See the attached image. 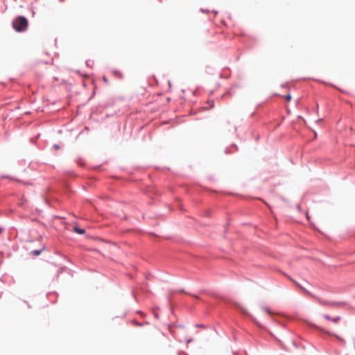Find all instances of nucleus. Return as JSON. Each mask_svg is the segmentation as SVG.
I'll return each mask as SVG.
<instances>
[{
	"instance_id": "nucleus-2",
	"label": "nucleus",
	"mask_w": 355,
	"mask_h": 355,
	"mask_svg": "<svg viewBox=\"0 0 355 355\" xmlns=\"http://www.w3.org/2000/svg\"><path fill=\"white\" fill-rule=\"evenodd\" d=\"M324 318L328 320H331L335 323H337L339 320H340V317L337 316V317H335L334 318H331V317L329 315H324Z\"/></svg>"
},
{
	"instance_id": "nucleus-6",
	"label": "nucleus",
	"mask_w": 355,
	"mask_h": 355,
	"mask_svg": "<svg viewBox=\"0 0 355 355\" xmlns=\"http://www.w3.org/2000/svg\"><path fill=\"white\" fill-rule=\"evenodd\" d=\"M54 148H55L56 150H58V149H59V148H60L59 146H58V145H57V144H55V145H54Z\"/></svg>"
},
{
	"instance_id": "nucleus-4",
	"label": "nucleus",
	"mask_w": 355,
	"mask_h": 355,
	"mask_svg": "<svg viewBox=\"0 0 355 355\" xmlns=\"http://www.w3.org/2000/svg\"><path fill=\"white\" fill-rule=\"evenodd\" d=\"M40 253H41V250H33L31 252V254L35 256H38L39 254H40Z\"/></svg>"
},
{
	"instance_id": "nucleus-1",
	"label": "nucleus",
	"mask_w": 355,
	"mask_h": 355,
	"mask_svg": "<svg viewBox=\"0 0 355 355\" xmlns=\"http://www.w3.org/2000/svg\"><path fill=\"white\" fill-rule=\"evenodd\" d=\"M12 27L17 32L25 31L28 25V20L26 17L19 16L12 21Z\"/></svg>"
},
{
	"instance_id": "nucleus-3",
	"label": "nucleus",
	"mask_w": 355,
	"mask_h": 355,
	"mask_svg": "<svg viewBox=\"0 0 355 355\" xmlns=\"http://www.w3.org/2000/svg\"><path fill=\"white\" fill-rule=\"evenodd\" d=\"M73 231L76 232V233L79 234H83L85 233V230L84 229H80L78 227H73Z\"/></svg>"
},
{
	"instance_id": "nucleus-5",
	"label": "nucleus",
	"mask_w": 355,
	"mask_h": 355,
	"mask_svg": "<svg viewBox=\"0 0 355 355\" xmlns=\"http://www.w3.org/2000/svg\"><path fill=\"white\" fill-rule=\"evenodd\" d=\"M285 99L287 101H290L291 100V96L290 94H288L285 96Z\"/></svg>"
}]
</instances>
